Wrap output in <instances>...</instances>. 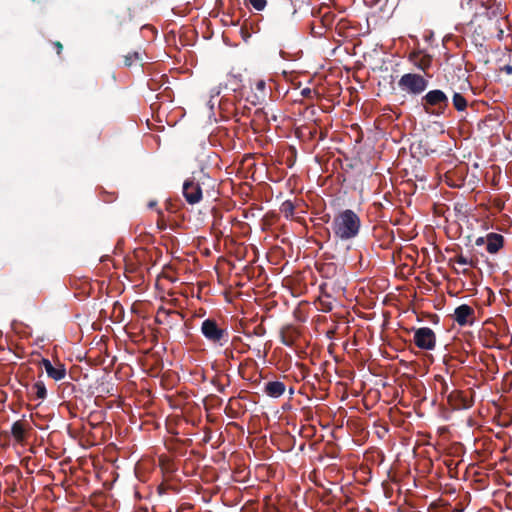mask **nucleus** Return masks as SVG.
<instances>
[{"label": "nucleus", "instance_id": "obj_1", "mask_svg": "<svg viewBox=\"0 0 512 512\" xmlns=\"http://www.w3.org/2000/svg\"><path fill=\"white\" fill-rule=\"evenodd\" d=\"M361 227L359 216L352 210L346 209L338 213L332 222L334 236L340 240L355 238Z\"/></svg>", "mask_w": 512, "mask_h": 512}, {"label": "nucleus", "instance_id": "obj_2", "mask_svg": "<svg viewBox=\"0 0 512 512\" xmlns=\"http://www.w3.org/2000/svg\"><path fill=\"white\" fill-rule=\"evenodd\" d=\"M401 90L411 93L420 94L427 88V81L418 74H404L399 80Z\"/></svg>", "mask_w": 512, "mask_h": 512}, {"label": "nucleus", "instance_id": "obj_3", "mask_svg": "<svg viewBox=\"0 0 512 512\" xmlns=\"http://www.w3.org/2000/svg\"><path fill=\"white\" fill-rule=\"evenodd\" d=\"M201 332L207 340L213 343L222 345L223 341H227V332L219 328L217 323L212 319H206L202 322Z\"/></svg>", "mask_w": 512, "mask_h": 512}, {"label": "nucleus", "instance_id": "obj_4", "mask_svg": "<svg viewBox=\"0 0 512 512\" xmlns=\"http://www.w3.org/2000/svg\"><path fill=\"white\" fill-rule=\"evenodd\" d=\"M415 345L423 350H433L436 346V336L429 327H421L414 332Z\"/></svg>", "mask_w": 512, "mask_h": 512}, {"label": "nucleus", "instance_id": "obj_5", "mask_svg": "<svg viewBox=\"0 0 512 512\" xmlns=\"http://www.w3.org/2000/svg\"><path fill=\"white\" fill-rule=\"evenodd\" d=\"M183 196L189 204L199 203L202 199V189L195 178L188 179L183 184Z\"/></svg>", "mask_w": 512, "mask_h": 512}, {"label": "nucleus", "instance_id": "obj_6", "mask_svg": "<svg viewBox=\"0 0 512 512\" xmlns=\"http://www.w3.org/2000/svg\"><path fill=\"white\" fill-rule=\"evenodd\" d=\"M474 309L467 304L458 306L454 311V320L460 326L472 325L474 322Z\"/></svg>", "mask_w": 512, "mask_h": 512}, {"label": "nucleus", "instance_id": "obj_7", "mask_svg": "<svg viewBox=\"0 0 512 512\" xmlns=\"http://www.w3.org/2000/svg\"><path fill=\"white\" fill-rule=\"evenodd\" d=\"M42 366L45 368L47 375L55 381L63 380L66 376V368L63 364L52 365L50 360L43 358L41 361Z\"/></svg>", "mask_w": 512, "mask_h": 512}, {"label": "nucleus", "instance_id": "obj_8", "mask_svg": "<svg viewBox=\"0 0 512 512\" xmlns=\"http://www.w3.org/2000/svg\"><path fill=\"white\" fill-rule=\"evenodd\" d=\"M486 250L490 254L497 253L504 245V238L497 233H489L486 236Z\"/></svg>", "mask_w": 512, "mask_h": 512}, {"label": "nucleus", "instance_id": "obj_9", "mask_svg": "<svg viewBox=\"0 0 512 512\" xmlns=\"http://www.w3.org/2000/svg\"><path fill=\"white\" fill-rule=\"evenodd\" d=\"M265 393L273 398L282 396L285 392V385L281 381H271L265 384Z\"/></svg>", "mask_w": 512, "mask_h": 512}, {"label": "nucleus", "instance_id": "obj_10", "mask_svg": "<svg viewBox=\"0 0 512 512\" xmlns=\"http://www.w3.org/2000/svg\"><path fill=\"white\" fill-rule=\"evenodd\" d=\"M411 61L414 63L422 71H426L432 62V59L429 55L423 53H413L410 56Z\"/></svg>", "mask_w": 512, "mask_h": 512}, {"label": "nucleus", "instance_id": "obj_11", "mask_svg": "<svg viewBox=\"0 0 512 512\" xmlns=\"http://www.w3.org/2000/svg\"><path fill=\"white\" fill-rule=\"evenodd\" d=\"M424 99L429 105H433V106L438 105L440 103H447V100H448L445 93L441 90L429 91L425 95Z\"/></svg>", "mask_w": 512, "mask_h": 512}, {"label": "nucleus", "instance_id": "obj_12", "mask_svg": "<svg viewBox=\"0 0 512 512\" xmlns=\"http://www.w3.org/2000/svg\"><path fill=\"white\" fill-rule=\"evenodd\" d=\"M11 434L18 443L23 442L26 436L24 424L20 421L15 422L11 427Z\"/></svg>", "mask_w": 512, "mask_h": 512}, {"label": "nucleus", "instance_id": "obj_13", "mask_svg": "<svg viewBox=\"0 0 512 512\" xmlns=\"http://www.w3.org/2000/svg\"><path fill=\"white\" fill-rule=\"evenodd\" d=\"M450 262H452L454 265L458 266H469V267H475L476 261L468 256L465 255H456L454 258L450 259Z\"/></svg>", "mask_w": 512, "mask_h": 512}, {"label": "nucleus", "instance_id": "obj_14", "mask_svg": "<svg viewBox=\"0 0 512 512\" xmlns=\"http://www.w3.org/2000/svg\"><path fill=\"white\" fill-rule=\"evenodd\" d=\"M32 389L37 398L39 399H44L47 395L46 387L42 381H37L36 383H34Z\"/></svg>", "mask_w": 512, "mask_h": 512}, {"label": "nucleus", "instance_id": "obj_15", "mask_svg": "<svg viewBox=\"0 0 512 512\" xmlns=\"http://www.w3.org/2000/svg\"><path fill=\"white\" fill-rule=\"evenodd\" d=\"M453 105L458 111H463L467 106V102L461 94L455 93L453 95Z\"/></svg>", "mask_w": 512, "mask_h": 512}, {"label": "nucleus", "instance_id": "obj_16", "mask_svg": "<svg viewBox=\"0 0 512 512\" xmlns=\"http://www.w3.org/2000/svg\"><path fill=\"white\" fill-rule=\"evenodd\" d=\"M254 9L261 11L266 6V0H249Z\"/></svg>", "mask_w": 512, "mask_h": 512}, {"label": "nucleus", "instance_id": "obj_17", "mask_svg": "<svg viewBox=\"0 0 512 512\" xmlns=\"http://www.w3.org/2000/svg\"><path fill=\"white\" fill-rule=\"evenodd\" d=\"M266 87V83L264 80H257L255 83L256 90L260 91L262 94H264V90Z\"/></svg>", "mask_w": 512, "mask_h": 512}, {"label": "nucleus", "instance_id": "obj_18", "mask_svg": "<svg viewBox=\"0 0 512 512\" xmlns=\"http://www.w3.org/2000/svg\"><path fill=\"white\" fill-rule=\"evenodd\" d=\"M501 70L508 75H512V65H505Z\"/></svg>", "mask_w": 512, "mask_h": 512}, {"label": "nucleus", "instance_id": "obj_19", "mask_svg": "<svg viewBox=\"0 0 512 512\" xmlns=\"http://www.w3.org/2000/svg\"><path fill=\"white\" fill-rule=\"evenodd\" d=\"M484 243H486V237H485V238H484V237H479V238H477V239H476V241H475V244H476L477 246H481V245H483Z\"/></svg>", "mask_w": 512, "mask_h": 512}, {"label": "nucleus", "instance_id": "obj_20", "mask_svg": "<svg viewBox=\"0 0 512 512\" xmlns=\"http://www.w3.org/2000/svg\"><path fill=\"white\" fill-rule=\"evenodd\" d=\"M497 38L501 41L504 38V30L502 28H499L497 33Z\"/></svg>", "mask_w": 512, "mask_h": 512}, {"label": "nucleus", "instance_id": "obj_21", "mask_svg": "<svg viewBox=\"0 0 512 512\" xmlns=\"http://www.w3.org/2000/svg\"><path fill=\"white\" fill-rule=\"evenodd\" d=\"M55 46H56V48H57V53H58V54H60V53H61V51H62V48H63V47H62V44H61V43H59V42H57V43H55Z\"/></svg>", "mask_w": 512, "mask_h": 512}, {"label": "nucleus", "instance_id": "obj_22", "mask_svg": "<svg viewBox=\"0 0 512 512\" xmlns=\"http://www.w3.org/2000/svg\"><path fill=\"white\" fill-rule=\"evenodd\" d=\"M212 94L213 95H219L220 94V89H215L212 91Z\"/></svg>", "mask_w": 512, "mask_h": 512}, {"label": "nucleus", "instance_id": "obj_23", "mask_svg": "<svg viewBox=\"0 0 512 512\" xmlns=\"http://www.w3.org/2000/svg\"><path fill=\"white\" fill-rule=\"evenodd\" d=\"M461 272H462V273H466V272H467L466 268H463V269L461 270Z\"/></svg>", "mask_w": 512, "mask_h": 512}, {"label": "nucleus", "instance_id": "obj_24", "mask_svg": "<svg viewBox=\"0 0 512 512\" xmlns=\"http://www.w3.org/2000/svg\"><path fill=\"white\" fill-rule=\"evenodd\" d=\"M126 64H127V65H130V64H131V62L127 59V60H126Z\"/></svg>", "mask_w": 512, "mask_h": 512}]
</instances>
